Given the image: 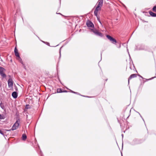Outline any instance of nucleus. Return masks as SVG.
<instances>
[{
	"mask_svg": "<svg viewBox=\"0 0 156 156\" xmlns=\"http://www.w3.org/2000/svg\"><path fill=\"white\" fill-rule=\"evenodd\" d=\"M101 10V9H98L97 8H96V9L94 11V14L95 16H97V17H98V12L99 10Z\"/></svg>",
	"mask_w": 156,
	"mask_h": 156,
	"instance_id": "13",
	"label": "nucleus"
},
{
	"mask_svg": "<svg viewBox=\"0 0 156 156\" xmlns=\"http://www.w3.org/2000/svg\"><path fill=\"white\" fill-rule=\"evenodd\" d=\"M12 95L14 98L16 99L17 97L18 94L16 92L14 91L12 93Z\"/></svg>",
	"mask_w": 156,
	"mask_h": 156,
	"instance_id": "11",
	"label": "nucleus"
},
{
	"mask_svg": "<svg viewBox=\"0 0 156 156\" xmlns=\"http://www.w3.org/2000/svg\"><path fill=\"white\" fill-rule=\"evenodd\" d=\"M59 0L60 1H60H61V0Z\"/></svg>",
	"mask_w": 156,
	"mask_h": 156,
	"instance_id": "46",
	"label": "nucleus"
},
{
	"mask_svg": "<svg viewBox=\"0 0 156 156\" xmlns=\"http://www.w3.org/2000/svg\"><path fill=\"white\" fill-rule=\"evenodd\" d=\"M129 57H130V55L129 54Z\"/></svg>",
	"mask_w": 156,
	"mask_h": 156,
	"instance_id": "43",
	"label": "nucleus"
},
{
	"mask_svg": "<svg viewBox=\"0 0 156 156\" xmlns=\"http://www.w3.org/2000/svg\"><path fill=\"white\" fill-rule=\"evenodd\" d=\"M62 47H61L60 49V51H59V53H60V55H59V58H60L61 57V48Z\"/></svg>",
	"mask_w": 156,
	"mask_h": 156,
	"instance_id": "27",
	"label": "nucleus"
},
{
	"mask_svg": "<svg viewBox=\"0 0 156 156\" xmlns=\"http://www.w3.org/2000/svg\"><path fill=\"white\" fill-rule=\"evenodd\" d=\"M97 20H98L99 22H100V19H99V18L98 17H97Z\"/></svg>",
	"mask_w": 156,
	"mask_h": 156,
	"instance_id": "28",
	"label": "nucleus"
},
{
	"mask_svg": "<svg viewBox=\"0 0 156 156\" xmlns=\"http://www.w3.org/2000/svg\"><path fill=\"white\" fill-rule=\"evenodd\" d=\"M86 97H88V96H86Z\"/></svg>",
	"mask_w": 156,
	"mask_h": 156,
	"instance_id": "45",
	"label": "nucleus"
},
{
	"mask_svg": "<svg viewBox=\"0 0 156 156\" xmlns=\"http://www.w3.org/2000/svg\"><path fill=\"white\" fill-rule=\"evenodd\" d=\"M107 80H108V79H106V80H105V81H107Z\"/></svg>",
	"mask_w": 156,
	"mask_h": 156,
	"instance_id": "40",
	"label": "nucleus"
},
{
	"mask_svg": "<svg viewBox=\"0 0 156 156\" xmlns=\"http://www.w3.org/2000/svg\"><path fill=\"white\" fill-rule=\"evenodd\" d=\"M142 119L143 120V121L145 123V121H144V119H143V118H142Z\"/></svg>",
	"mask_w": 156,
	"mask_h": 156,
	"instance_id": "37",
	"label": "nucleus"
},
{
	"mask_svg": "<svg viewBox=\"0 0 156 156\" xmlns=\"http://www.w3.org/2000/svg\"><path fill=\"white\" fill-rule=\"evenodd\" d=\"M8 87L9 88H12L13 86V81L11 78H9L8 81Z\"/></svg>",
	"mask_w": 156,
	"mask_h": 156,
	"instance_id": "9",
	"label": "nucleus"
},
{
	"mask_svg": "<svg viewBox=\"0 0 156 156\" xmlns=\"http://www.w3.org/2000/svg\"><path fill=\"white\" fill-rule=\"evenodd\" d=\"M0 106L1 108L3 109H4L5 108V107L3 105V104L1 102L0 104Z\"/></svg>",
	"mask_w": 156,
	"mask_h": 156,
	"instance_id": "18",
	"label": "nucleus"
},
{
	"mask_svg": "<svg viewBox=\"0 0 156 156\" xmlns=\"http://www.w3.org/2000/svg\"><path fill=\"white\" fill-rule=\"evenodd\" d=\"M91 31L94 33V34L97 35L101 37L103 36V34L101 32H99L96 29H91Z\"/></svg>",
	"mask_w": 156,
	"mask_h": 156,
	"instance_id": "4",
	"label": "nucleus"
},
{
	"mask_svg": "<svg viewBox=\"0 0 156 156\" xmlns=\"http://www.w3.org/2000/svg\"><path fill=\"white\" fill-rule=\"evenodd\" d=\"M5 118V116L4 115H1L0 114V119H4Z\"/></svg>",
	"mask_w": 156,
	"mask_h": 156,
	"instance_id": "17",
	"label": "nucleus"
},
{
	"mask_svg": "<svg viewBox=\"0 0 156 156\" xmlns=\"http://www.w3.org/2000/svg\"><path fill=\"white\" fill-rule=\"evenodd\" d=\"M121 136H122V138H123V134H122Z\"/></svg>",
	"mask_w": 156,
	"mask_h": 156,
	"instance_id": "38",
	"label": "nucleus"
},
{
	"mask_svg": "<svg viewBox=\"0 0 156 156\" xmlns=\"http://www.w3.org/2000/svg\"><path fill=\"white\" fill-rule=\"evenodd\" d=\"M71 92L72 93H74V94H78V95H80V94L78 93V92H74L73 90H71Z\"/></svg>",
	"mask_w": 156,
	"mask_h": 156,
	"instance_id": "20",
	"label": "nucleus"
},
{
	"mask_svg": "<svg viewBox=\"0 0 156 156\" xmlns=\"http://www.w3.org/2000/svg\"><path fill=\"white\" fill-rule=\"evenodd\" d=\"M136 77V74H131L128 78V83H129V80L131 79L134 78H135Z\"/></svg>",
	"mask_w": 156,
	"mask_h": 156,
	"instance_id": "12",
	"label": "nucleus"
},
{
	"mask_svg": "<svg viewBox=\"0 0 156 156\" xmlns=\"http://www.w3.org/2000/svg\"><path fill=\"white\" fill-rule=\"evenodd\" d=\"M5 71V69L4 68L0 67V74L3 78H5L6 77V75L4 73Z\"/></svg>",
	"mask_w": 156,
	"mask_h": 156,
	"instance_id": "3",
	"label": "nucleus"
},
{
	"mask_svg": "<svg viewBox=\"0 0 156 156\" xmlns=\"http://www.w3.org/2000/svg\"><path fill=\"white\" fill-rule=\"evenodd\" d=\"M154 78H156V76L152 77L151 78H150L149 79H147V80H150L152 79H153Z\"/></svg>",
	"mask_w": 156,
	"mask_h": 156,
	"instance_id": "24",
	"label": "nucleus"
},
{
	"mask_svg": "<svg viewBox=\"0 0 156 156\" xmlns=\"http://www.w3.org/2000/svg\"><path fill=\"white\" fill-rule=\"evenodd\" d=\"M86 25L88 27L94 28V25L93 23L90 20H88L86 22Z\"/></svg>",
	"mask_w": 156,
	"mask_h": 156,
	"instance_id": "7",
	"label": "nucleus"
},
{
	"mask_svg": "<svg viewBox=\"0 0 156 156\" xmlns=\"http://www.w3.org/2000/svg\"><path fill=\"white\" fill-rule=\"evenodd\" d=\"M20 120L18 119L16 121V122L14 124L11 129L8 130L7 131H11V130H14L17 129L19 127L20 124Z\"/></svg>",
	"mask_w": 156,
	"mask_h": 156,
	"instance_id": "2",
	"label": "nucleus"
},
{
	"mask_svg": "<svg viewBox=\"0 0 156 156\" xmlns=\"http://www.w3.org/2000/svg\"><path fill=\"white\" fill-rule=\"evenodd\" d=\"M106 37L111 41L112 42L113 44L117 42L116 40L114 38H113L110 36L107 35H106Z\"/></svg>",
	"mask_w": 156,
	"mask_h": 156,
	"instance_id": "6",
	"label": "nucleus"
},
{
	"mask_svg": "<svg viewBox=\"0 0 156 156\" xmlns=\"http://www.w3.org/2000/svg\"><path fill=\"white\" fill-rule=\"evenodd\" d=\"M145 49L144 46L142 45H138L136 46L135 49L136 50H144Z\"/></svg>",
	"mask_w": 156,
	"mask_h": 156,
	"instance_id": "8",
	"label": "nucleus"
},
{
	"mask_svg": "<svg viewBox=\"0 0 156 156\" xmlns=\"http://www.w3.org/2000/svg\"><path fill=\"white\" fill-rule=\"evenodd\" d=\"M103 0H99L98 1L97 3L98 4L96 7L98 9H101V7L103 5Z\"/></svg>",
	"mask_w": 156,
	"mask_h": 156,
	"instance_id": "5",
	"label": "nucleus"
},
{
	"mask_svg": "<svg viewBox=\"0 0 156 156\" xmlns=\"http://www.w3.org/2000/svg\"><path fill=\"white\" fill-rule=\"evenodd\" d=\"M66 88L68 89V90H69L68 88H67L66 87Z\"/></svg>",
	"mask_w": 156,
	"mask_h": 156,
	"instance_id": "41",
	"label": "nucleus"
},
{
	"mask_svg": "<svg viewBox=\"0 0 156 156\" xmlns=\"http://www.w3.org/2000/svg\"><path fill=\"white\" fill-rule=\"evenodd\" d=\"M18 60H20V62L22 64H23V65H24V64L23 63V61L22 60V59L20 57V58H18L17 59Z\"/></svg>",
	"mask_w": 156,
	"mask_h": 156,
	"instance_id": "19",
	"label": "nucleus"
},
{
	"mask_svg": "<svg viewBox=\"0 0 156 156\" xmlns=\"http://www.w3.org/2000/svg\"><path fill=\"white\" fill-rule=\"evenodd\" d=\"M57 93H60L63 92L62 89L61 88H58L57 90Z\"/></svg>",
	"mask_w": 156,
	"mask_h": 156,
	"instance_id": "16",
	"label": "nucleus"
},
{
	"mask_svg": "<svg viewBox=\"0 0 156 156\" xmlns=\"http://www.w3.org/2000/svg\"><path fill=\"white\" fill-rule=\"evenodd\" d=\"M45 44V43H46V42H45V41H42Z\"/></svg>",
	"mask_w": 156,
	"mask_h": 156,
	"instance_id": "36",
	"label": "nucleus"
},
{
	"mask_svg": "<svg viewBox=\"0 0 156 156\" xmlns=\"http://www.w3.org/2000/svg\"><path fill=\"white\" fill-rule=\"evenodd\" d=\"M138 76H139L141 78H142V79H144V78L142 77V76H140V74H138Z\"/></svg>",
	"mask_w": 156,
	"mask_h": 156,
	"instance_id": "29",
	"label": "nucleus"
},
{
	"mask_svg": "<svg viewBox=\"0 0 156 156\" xmlns=\"http://www.w3.org/2000/svg\"><path fill=\"white\" fill-rule=\"evenodd\" d=\"M149 13L150 15L152 17H156V13H155L152 11H149Z\"/></svg>",
	"mask_w": 156,
	"mask_h": 156,
	"instance_id": "15",
	"label": "nucleus"
},
{
	"mask_svg": "<svg viewBox=\"0 0 156 156\" xmlns=\"http://www.w3.org/2000/svg\"><path fill=\"white\" fill-rule=\"evenodd\" d=\"M58 80H59V81L60 82V83H61V81H60V79H59V77H58Z\"/></svg>",
	"mask_w": 156,
	"mask_h": 156,
	"instance_id": "35",
	"label": "nucleus"
},
{
	"mask_svg": "<svg viewBox=\"0 0 156 156\" xmlns=\"http://www.w3.org/2000/svg\"><path fill=\"white\" fill-rule=\"evenodd\" d=\"M140 115V117H141V118H142H142H143L142 117V116L141 115H140V114L139 112H137Z\"/></svg>",
	"mask_w": 156,
	"mask_h": 156,
	"instance_id": "31",
	"label": "nucleus"
},
{
	"mask_svg": "<svg viewBox=\"0 0 156 156\" xmlns=\"http://www.w3.org/2000/svg\"><path fill=\"white\" fill-rule=\"evenodd\" d=\"M143 142L142 140L134 138L129 142V144L132 146L141 144Z\"/></svg>",
	"mask_w": 156,
	"mask_h": 156,
	"instance_id": "1",
	"label": "nucleus"
},
{
	"mask_svg": "<svg viewBox=\"0 0 156 156\" xmlns=\"http://www.w3.org/2000/svg\"><path fill=\"white\" fill-rule=\"evenodd\" d=\"M154 78H156V76L152 77L151 78H150L149 79H147V80H150L152 79H153Z\"/></svg>",
	"mask_w": 156,
	"mask_h": 156,
	"instance_id": "25",
	"label": "nucleus"
},
{
	"mask_svg": "<svg viewBox=\"0 0 156 156\" xmlns=\"http://www.w3.org/2000/svg\"><path fill=\"white\" fill-rule=\"evenodd\" d=\"M0 133L3 135H4V134L3 133L2 131L0 129Z\"/></svg>",
	"mask_w": 156,
	"mask_h": 156,
	"instance_id": "23",
	"label": "nucleus"
},
{
	"mask_svg": "<svg viewBox=\"0 0 156 156\" xmlns=\"http://www.w3.org/2000/svg\"><path fill=\"white\" fill-rule=\"evenodd\" d=\"M56 14H59V15H60L63 16H64L63 15H62L61 13H58L57 12L56 13Z\"/></svg>",
	"mask_w": 156,
	"mask_h": 156,
	"instance_id": "26",
	"label": "nucleus"
},
{
	"mask_svg": "<svg viewBox=\"0 0 156 156\" xmlns=\"http://www.w3.org/2000/svg\"><path fill=\"white\" fill-rule=\"evenodd\" d=\"M27 138V136L25 133L23 134L22 135V139L23 141H25Z\"/></svg>",
	"mask_w": 156,
	"mask_h": 156,
	"instance_id": "14",
	"label": "nucleus"
},
{
	"mask_svg": "<svg viewBox=\"0 0 156 156\" xmlns=\"http://www.w3.org/2000/svg\"><path fill=\"white\" fill-rule=\"evenodd\" d=\"M121 155H122V153H121Z\"/></svg>",
	"mask_w": 156,
	"mask_h": 156,
	"instance_id": "44",
	"label": "nucleus"
},
{
	"mask_svg": "<svg viewBox=\"0 0 156 156\" xmlns=\"http://www.w3.org/2000/svg\"><path fill=\"white\" fill-rule=\"evenodd\" d=\"M101 55H102V54H101Z\"/></svg>",
	"mask_w": 156,
	"mask_h": 156,
	"instance_id": "42",
	"label": "nucleus"
},
{
	"mask_svg": "<svg viewBox=\"0 0 156 156\" xmlns=\"http://www.w3.org/2000/svg\"><path fill=\"white\" fill-rule=\"evenodd\" d=\"M40 155H41V156H43V154L42 152H41V153H40Z\"/></svg>",
	"mask_w": 156,
	"mask_h": 156,
	"instance_id": "33",
	"label": "nucleus"
},
{
	"mask_svg": "<svg viewBox=\"0 0 156 156\" xmlns=\"http://www.w3.org/2000/svg\"><path fill=\"white\" fill-rule=\"evenodd\" d=\"M140 115V117H141V118H142H142H143L142 117V116L141 115H140V114L139 112H137Z\"/></svg>",
	"mask_w": 156,
	"mask_h": 156,
	"instance_id": "30",
	"label": "nucleus"
},
{
	"mask_svg": "<svg viewBox=\"0 0 156 156\" xmlns=\"http://www.w3.org/2000/svg\"><path fill=\"white\" fill-rule=\"evenodd\" d=\"M26 108L27 109H29L30 108V106L29 105H26Z\"/></svg>",
	"mask_w": 156,
	"mask_h": 156,
	"instance_id": "22",
	"label": "nucleus"
},
{
	"mask_svg": "<svg viewBox=\"0 0 156 156\" xmlns=\"http://www.w3.org/2000/svg\"><path fill=\"white\" fill-rule=\"evenodd\" d=\"M14 53L16 56L19 58H20L18 50L16 47H15L14 49Z\"/></svg>",
	"mask_w": 156,
	"mask_h": 156,
	"instance_id": "10",
	"label": "nucleus"
},
{
	"mask_svg": "<svg viewBox=\"0 0 156 156\" xmlns=\"http://www.w3.org/2000/svg\"><path fill=\"white\" fill-rule=\"evenodd\" d=\"M68 92V91H66V90L63 91V92Z\"/></svg>",
	"mask_w": 156,
	"mask_h": 156,
	"instance_id": "34",
	"label": "nucleus"
},
{
	"mask_svg": "<svg viewBox=\"0 0 156 156\" xmlns=\"http://www.w3.org/2000/svg\"><path fill=\"white\" fill-rule=\"evenodd\" d=\"M102 25V23H101V21H100V22H99Z\"/></svg>",
	"mask_w": 156,
	"mask_h": 156,
	"instance_id": "39",
	"label": "nucleus"
},
{
	"mask_svg": "<svg viewBox=\"0 0 156 156\" xmlns=\"http://www.w3.org/2000/svg\"><path fill=\"white\" fill-rule=\"evenodd\" d=\"M152 10L153 11L156 12V6H154L152 9Z\"/></svg>",
	"mask_w": 156,
	"mask_h": 156,
	"instance_id": "21",
	"label": "nucleus"
},
{
	"mask_svg": "<svg viewBox=\"0 0 156 156\" xmlns=\"http://www.w3.org/2000/svg\"><path fill=\"white\" fill-rule=\"evenodd\" d=\"M45 44H46L48 46H49V43H48V42H46V43H45Z\"/></svg>",
	"mask_w": 156,
	"mask_h": 156,
	"instance_id": "32",
	"label": "nucleus"
}]
</instances>
